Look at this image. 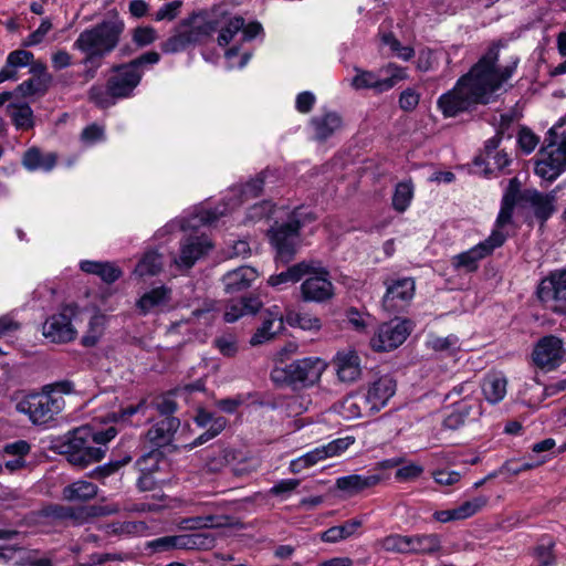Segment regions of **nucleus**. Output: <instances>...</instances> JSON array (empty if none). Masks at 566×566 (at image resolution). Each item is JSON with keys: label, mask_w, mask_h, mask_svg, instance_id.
<instances>
[{"label": "nucleus", "mask_w": 566, "mask_h": 566, "mask_svg": "<svg viewBox=\"0 0 566 566\" xmlns=\"http://www.w3.org/2000/svg\"><path fill=\"white\" fill-rule=\"evenodd\" d=\"M497 60L499 45L493 44L452 90L438 98L437 105L444 117H455L490 103L492 94L513 75L518 63L516 57L511 64L497 67Z\"/></svg>", "instance_id": "nucleus-1"}, {"label": "nucleus", "mask_w": 566, "mask_h": 566, "mask_svg": "<svg viewBox=\"0 0 566 566\" xmlns=\"http://www.w3.org/2000/svg\"><path fill=\"white\" fill-rule=\"evenodd\" d=\"M124 30V21L115 13L112 18L83 30L73 48L86 56V62L104 60L118 46Z\"/></svg>", "instance_id": "nucleus-2"}, {"label": "nucleus", "mask_w": 566, "mask_h": 566, "mask_svg": "<svg viewBox=\"0 0 566 566\" xmlns=\"http://www.w3.org/2000/svg\"><path fill=\"white\" fill-rule=\"evenodd\" d=\"M159 61L158 52L147 51L129 62L114 64L111 67V76L106 81V86L115 98H128L133 96L134 91L140 84L145 70Z\"/></svg>", "instance_id": "nucleus-3"}, {"label": "nucleus", "mask_w": 566, "mask_h": 566, "mask_svg": "<svg viewBox=\"0 0 566 566\" xmlns=\"http://www.w3.org/2000/svg\"><path fill=\"white\" fill-rule=\"evenodd\" d=\"M91 424L81 426L70 431L61 441L59 451L67 461L80 469H85L92 463L101 461L106 453L103 447H94L91 443Z\"/></svg>", "instance_id": "nucleus-4"}, {"label": "nucleus", "mask_w": 566, "mask_h": 566, "mask_svg": "<svg viewBox=\"0 0 566 566\" xmlns=\"http://www.w3.org/2000/svg\"><path fill=\"white\" fill-rule=\"evenodd\" d=\"M322 371L323 361L319 358L306 357L283 367H275L271 373V379L280 386L302 389L318 381Z\"/></svg>", "instance_id": "nucleus-5"}, {"label": "nucleus", "mask_w": 566, "mask_h": 566, "mask_svg": "<svg viewBox=\"0 0 566 566\" xmlns=\"http://www.w3.org/2000/svg\"><path fill=\"white\" fill-rule=\"evenodd\" d=\"M63 396L49 395L44 389L27 395L17 403V410L28 415L33 424H46L64 409Z\"/></svg>", "instance_id": "nucleus-6"}, {"label": "nucleus", "mask_w": 566, "mask_h": 566, "mask_svg": "<svg viewBox=\"0 0 566 566\" xmlns=\"http://www.w3.org/2000/svg\"><path fill=\"white\" fill-rule=\"evenodd\" d=\"M266 237L275 251L274 260L277 265H287L294 260L301 242V232L292 224L287 221L275 222L268 229Z\"/></svg>", "instance_id": "nucleus-7"}, {"label": "nucleus", "mask_w": 566, "mask_h": 566, "mask_svg": "<svg viewBox=\"0 0 566 566\" xmlns=\"http://www.w3.org/2000/svg\"><path fill=\"white\" fill-rule=\"evenodd\" d=\"M78 313V305L70 303L61 306L59 313L51 315L43 324V336L52 343H70L76 337L72 319Z\"/></svg>", "instance_id": "nucleus-8"}, {"label": "nucleus", "mask_w": 566, "mask_h": 566, "mask_svg": "<svg viewBox=\"0 0 566 566\" xmlns=\"http://www.w3.org/2000/svg\"><path fill=\"white\" fill-rule=\"evenodd\" d=\"M506 235L500 230H493L491 235L484 241L468 251L454 255L451 260L452 266L457 271L473 273L479 269V262L492 254L496 248L504 244Z\"/></svg>", "instance_id": "nucleus-9"}, {"label": "nucleus", "mask_w": 566, "mask_h": 566, "mask_svg": "<svg viewBox=\"0 0 566 566\" xmlns=\"http://www.w3.org/2000/svg\"><path fill=\"white\" fill-rule=\"evenodd\" d=\"M412 329L413 322L410 319H391L379 326L370 339V345L376 352L394 350L403 344Z\"/></svg>", "instance_id": "nucleus-10"}, {"label": "nucleus", "mask_w": 566, "mask_h": 566, "mask_svg": "<svg viewBox=\"0 0 566 566\" xmlns=\"http://www.w3.org/2000/svg\"><path fill=\"white\" fill-rule=\"evenodd\" d=\"M384 285L386 293L382 297V307L392 314L403 312L415 296L413 277H387L384 280Z\"/></svg>", "instance_id": "nucleus-11"}, {"label": "nucleus", "mask_w": 566, "mask_h": 566, "mask_svg": "<svg viewBox=\"0 0 566 566\" xmlns=\"http://www.w3.org/2000/svg\"><path fill=\"white\" fill-rule=\"evenodd\" d=\"M301 284V296L305 302L323 303L334 295V285L329 272L323 266L315 265V272Z\"/></svg>", "instance_id": "nucleus-12"}, {"label": "nucleus", "mask_w": 566, "mask_h": 566, "mask_svg": "<svg viewBox=\"0 0 566 566\" xmlns=\"http://www.w3.org/2000/svg\"><path fill=\"white\" fill-rule=\"evenodd\" d=\"M537 296L542 302H553L554 312L566 314V270L543 280L538 285Z\"/></svg>", "instance_id": "nucleus-13"}, {"label": "nucleus", "mask_w": 566, "mask_h": 566, "mask_svg": "<svg viewBox=\"0 0 566 566\" xmlns=\"http://www.w3.org/2000/svg\"><path fill=\"white\" fill-rule=\"evenodd\" d=\"M566 355V348L560 338L554 335L544 336L533 350V360L539 368L555 369Z\"/></svg>", "instance_id": "nucleus-14"}, {"label": "nucleus", "mask_w": 566, "mask_h": 566, "mask_svg": "<svg viewBox=\"0 0 566 566\" xmlns=\"http://www.w3.org/2000/svg\"><path fill=\"white\" fill-rule=\"evenodd\" d=\"M539 155L542 158L536 161L535 172L541 178L553 181L566 170V148L563 146H555L545 151L542 146Z\"/></svg>", "instance_id": "nucleus-15"}, {"label": "nucleus", "mask_w": 566, "mask_h": 566, "mask_svg": "<svg viewBox=\"0 0 566 566\" xmlns=\"http://www.w3.org/2000/svg\"><path fill=\"white\" fill-rule=\"evenodd\" d=\"M539 155L542 158L536 161L535 172L541 178L553 181L566 170V148L563 146H555L545 151L542 146Z\"/></svg>", "instance_id": "nucleus-16"}, {"label": "nucleus", "mask_w": 566, "mask_h": 566, "mask_svg": "<svg viewBox=\"0 0 566 566\" xmlns=\"http://www.w3.org/2000/svg\"><path fill=\"white\" fill-rule=\"evenodd\" d=\"M539 155L542 158L536 161L535 172L541 178L553 181L566 170V148L563 146H555L545 151L542 146Z\"/></svg>", "instance_id": "nucleus-17"}, {"label": "nucleus", "mask_w": 566, "mask_h": 566, "mask_svg": "<svg viewBox=\"0 0 566 566\" xmlns=\"http://www.w3.org/2000/svg\"><path fill=\"white\" fill-rule=\"evenodd\" d=\"M539 155L542 158L536 161L535 172L541 178L553 181L566 170V148L563 146H555L545 151L542 146Z\"/></svg>", "instance_id": "nucleus-18"}, {"label": "nucleus", "mask_w": 566, "mask_h": 566, "mask_svg": "<svg viewBox=\"0 0 566 566\" xmlns=\"http://www.w3.org/2000/svg\"><path fill=\"white\" fill-rule=\"evenodd\" d=\"M555 201V195L543 193L536 189H524L521 195V206L531 208L541 226H544L556 211Z\"/></svg>", "instance_id": "nucleus-19"}, {"label": "nucleus", "mask_w": 566, "mask_h": 566, "mask_svg": "<svg viewBox=\"0 0 566 566\" xmlns=\"http://www.w3.org/2000/svg\"><path fill=\"white\" fill-rule=\"evenodd\" d=\"M181 27L186 28L193 45H197L205 43L219 29V21L209 19L208 12L202 10L182 19Z\"/></svg>", "instance_id": "nucleus-20"}, {"label": "nucleus", "mask_w": 566, "mask_h": 566, "mask_svg": "<svg viewBox=\"0 0 566 566\" xmlns=\"http://www.w3.org/2000/svg\"><path fill=\"white\" fill-rule=\"evenodd\" d=\"M397 388L396 380L385 375L374 381L365 394L366 398H360L365 407L370 411H379L386 406L388 400L395 395Z\"/></svg>", "instance_id": "nucleus-21"}, {"label": "nucleus", "mask_w": 566, "mask_h": 566, "mask_svg": "<svg viewBox=\"0 0 566 566\" xmlns=\"http://www.w3.org/2000/svg\"><path fill=\"white\" fill-rule=\"evenodd\" d=\"M284 329L283 315L277 306H272L263 313L262 325L256 329L250 339L252 346H258L272 340Z\"/></svg>", "instance_id": "nucleus-22"}, {"label": "nucleus", "mask_w": 566, "mask_h": 566, "mask_svg": "<svg viewBox=\"0 0 566 566\" xmlns=\"http://www.w3.org/2000/svg\"><path fill=\"white\" fill-rule=\"evenodd\" d=\"M263 306L260 296L254 293L243 295L240 298L230 300L226 306L223 319L234 323L247 315H255Z\"/></svg>", "instance_id": "nucleus-23"}, {"label": "nucleus", "mask_w": 566, "mask_h": 566, "mask_svg": "<svg viewBox=\"0 0 566 566\" xmlns=\"http://www.w3.org/2000/svg\"><path fill=\"white\" fill-rule=\"evenodd\" d=\"M315 261H302L287 266L286 270L269 277L268 284L282 290L284 286L300 282L304 276L315 272Z\"/></svg>", "instance_id": "nucleus-24"}, {"label": "nucleus", "mask_w": 566, "mask_h": 566, "mask_svg": "<svg viewBox=\"0 0 566 566\" xmlns=\"http://www.w3.org/2000/svg\"><path fill=\"white\" fill-rule=\"evenodd\" d=\"M310 125L314 132V139L325 143L343 127V118L335 111H325L322 115L313 116Z\"/></svg>", "instance_id": "nucleus-25"}, {"label": "nucleus", "mask_w": 566, "mask_h": 566, "mask_svg": "<svg viewBox=\"0 0 566 566\" xmlns=\"http://www.w3.org/2000/svg\"><path fill=\"white\" fill-rule=\"evenodd\" d=\"M179 427V418H160L148 429L146 438L157 448L167 447L174 441Z\"/></svg>", "instance_id": "nucleus-26"}, {"label": "nucleus", "mask_w": 566, "mask_h": 566, "mask_svg": "<svg viewBox=\"0 0 566 566\" xmlns=\"http://www.w3.org/2000/svg\"><path fill=\"white\" fill-rule=\"evenodd\" d=\"M195 422L199 427L208 429L193 440L191 447L201 446L217 437L226 428L228 420L221 416L214 417L212 412L200 408L195 416Z\"/></svg>", "instance_id": "nucleus-27"}, {"label": "nucleus", "mask_w": 566, "mask_h": 566, "mask_svg": "<svg viewBox=\"0 0 566 566\" xmlns=\"http://www.w3.org/2000/svg\"><path fill=\"white\" fill-rule=\"evenodd\" d=\"M212 249L210 240L205 237H188L181 242L180 265L190 269L200 258Z\"/></svg>", "instance_id": "nucleus-28"}, {"label": "nucleus", "mask_w": 566, "mask_h": 566, "mask_svg": "<svg viewBox=\"0 0 566 566\" xmlns=\"http://www.w3.org/2000/svg\"><path fill=\"white\" fill-rule=\"evenodd\" d=\"M488 504V497L484 495L476 496L472 500L465 501L460 506L452 510L436 511L433 518L440 523L451 521L465 520L473 516Z\"/></svg>", "instance_id": "nucleus-29"}, {"label": "nucleus", "mask_w": 566, "mask_h": 566, "mask_svg": "<svg viewBox=\"0 0 566 566\" xmlns=\"http://www.w3.org/2000/svg\"><path fill=\"white\" fill-rule=\"evenodd\" d=\"M84 511L80 507L65 506L62 504L50 503L43 505L38 512L39 518L45 520L50 523H59L64 521H72L74 525H82V516Z\"/></svg>", "instance_id": "nucleus-30"}, {"label": "nucleus", "mask_w": 566, "mask_h": 566, "mask_svg": "<svg viewBox=\"0 0 566 566\" xmlns=\"http://www.w3.org/2000/svg\"><path fill=\"white\" fill-rule=\"evenodd\" d=\"M256 277L258 272L255 269L251 266H239L238 269L227 272L221 281L226 293L234 294L248 290Z\"/></svg>", "instance_id": "nucleus-31"}, {"label": "nucleus", "mask_w": 566, "mask_h": 566, "mask_svg": "<svg viewBox=\"0 0 566 566\" xmlns=\"http://www.w3.org/2000/svg\"><path fill=\"white\" fill-rule=\"evenodd\" d=\"M333 363L340 381L353 382L360 377V359L356 352L337 353Z\"/></svg>", "instance_id": "nucleus-32"}, {"label": "nucleus", "mask_w": 566, "mask_h": 566, "mask_svg": "<svg viewBox=\"0 0 566 566\" xmlns=\"http://www.w3.org/2000/svg\"><path fill=\"white\" fill-rule=\"evenodd\" d=\"M382 480L380 474L360 475L350 474L336 480V488L348 495H355L364 490L371 489Z\"/></svg>", "instance_id": "nucleus-33"}, {"label": "nucleus", "mask_w": 566, "mask_h": 566, "mask_svg": "<svg viewBox=\"0 0 566 566\" xmlns=\"http://www.w3.org/2000/svg\"><path fill=\"white\" fill-rule=\"evenodd\" d=\"M22 166L29 170H52L57 163V155L55 153L43 154L36 146L30 147L23 153Z\"/></svg>", "instance_id": "nucleus-34"}, {"label": "nucleus", "mask_w": 566, "mask_h": 566, "mask_svg": "<svg viewBox=\"0 0 566 566\" xmlns=\"http://www.w3.org/2000/svg\"><path fill=\"white\" fill-rule=\"evenodd\" d=\"M409 555H433L441 551V537L438 534H416L409 536Z\"/></svg>", "instance_id": "nucleus-35"}, {"label": "nucleus", "mask_w": 566, "mask_h": 566, "mask_svg": "<svg viewBox=\"0 0 566 566\" xmlns=\"http://www.w3.org/2000/svg\"><path fill=\"white\" fill-rule=\"evenodd\" d=\"M80 268L83 272L97 275L103 282L112 284L117 281L123 271L112 262L82 261Z\"/></svg>", "instance_id": "nucleus-36"}, {"label": "nucleus", "mask_w": 566, "mask_h": 566, "mask_svg": "<svg viewBox=\"0 0 566 566\" xmlns=\"http://www.w3.org/2000/svg\"><path fill=\"white\" fill-rule=\"evenodd\" d=\"M40 75L33 76L21 84H19L14 92V95H21L22 97L33 96L35 94L44 95L52 82V75L44 72V67L40 66Z\"/></svg>", "instance_id": "nucleus-37"}, {"label": "nucleus", "mask_w": 566, "mask_h": 566, "mask_svg": "<svg viewBox=\"0 0 566 566\" xmlns=\"http://www.w3.org/2000/svg\"><path fill=\"white\" fill-rule=\"evenodd\" d=\"M7 114L19 130H30L34 127L33 111L28 103H10Z\"/></svg>", "instance_id": "nucleus-38"}, {"label": "nucleus", "mask_w": 566, "mask_h": 566, "mask_svg": "<svg viewBox=\"0 0 566 566\" xmlns=\"http://www.w3.org/2000/svg\"><path fill=\"white\" fill-rule=\"evenodd\" d=\"M97 486L92 482L76 481L63 488L62 497L69 502H85L96 496Z\"/></svg>", "instance_id": "nucleus-39"}, {"label": "nucleus", "mask_w": 566, "mask_h": 566, "mask_svg": "<svg viewBox=\"0 0 566 566\" xmlns=\"http://www.w3.org/2000/svg\"><path fill=\"white\" fill-rule=\"evenodd\" d=\"M106 323L107 316L105 314L99 312L94 314L88 322V327L85 335H83V337L81 338V344L84 347L96 346L102 336L104 335Z\"/></svg>", "instance_id": "nucleus-40"}, {"label": "nucleus", "mask_w": 566, "mask_h": 566, "mask_svg": "<svg viewBox=\"0 0 566 566\" xmlns=\"http://www.w3.org/2000/svg\"><path fill=\"white\" fill-rule=\"evenodd\" d=\"M363 522L358 518H352L340 525L332 526L323 532L321 538L326 543H336L352 536L357 528L361 526Z\"/></svg>", "instance_id": "nucleus-41"}, {"label": "nucleus", "mask_w": 566, "mask_h": 566, "mask_svg": "<svg viewBox=\"0 0 566 566\" xmlns=\"http://www.w3.org/2000/svg\"><path fill=\"white\" fill-rule=\"evenodd\" d=\"M190 45H193L188 31L181 27V22L176 28L175 33L166 41L160 43V49L166 54H172L185 51Z\"/></svg>", "instance_id": "nucleus-42"}, {"label": "nucleus", "mask_w": 566, "mask_h": 566, "mask_svg": "<svg viewBox=\"0 0 566 566\" xmlns=\"http://www.w3.org/2000/svg\"><path fill=\"white\" fill-rule=\"evenodd\" d=\"M190 45H193L188 31L181 27V22L176 28L175 33L166 41L160 43V49L166 54H172L185 51Z\"/></svg>", "instance_id": "nucleus-43"}, {"label": "nucleus", "mask_w": 566, "mask_h": 566, "mask_svg": "<svg viewBox=\"0 0 566 566\" xmlns=\"http://www.w3.org/2000/svg\"><path fill=\"white\" fill-rule=\"evenodd\" d=\"M507 381L505 377L493 375L485 378L482 390L485 399L491 403H497L506 394Z\"/></svg>", "instance_id": "nucleus-44"}, {"label": "nucleus", "mask_w": 566, "mask_h": 566, "mask_svg": "<svg viewBox=\"0 0 566 566\" xmlns=\"http://www.w3.org/2000/svg\"><path fill=\"white\" fill-rule=\"evenodd\" d=\"M163 455V453L159 451V450H153L144 455H142L138 460H137V465L140 467V470H142V475L139 476V479L137 480V488L145 492V491H151L155 489V485H156V481L154 479V476L149 473V472H145L146 470H150V468L146 467V462L148 460H155L156 462L160 459V457Z\"/></svg>", "instance_id": "nucleus-45"}, {"label": "nucleus", "mask_w": 566, "mask_h": 566, "mask_svg": "<svg viewBox=\"0 0 566 566\" xmlns=\"http://www.w3.org/2000/svg\"><path fill=\"white\" fill-rule=\"evenodd\" d=\"M169 292L170 291L165 286L153 289L138 300L137 306L144 314H146L153 308L168 302Z\"/></svg>", "instance_id": "nucleus-46"}, {"label": "nucleus", "mask_w": 566, "mask_h": 566, "mask_svg": "<svg viewBox=\"0 0 566 566\" xmlns=\"http://www.w3.org/2000/svg\"><path fill=\"white\" fill-rule=\"evenodd\" d=\"M473 406L467 401L455 403L453 410L446 416L443 427L450 430L461 428L470 417Z\"/></svg>", "instance_id": "nucleus-47"}, {"label": "nucleus", "mask_w": 566, "mask_h": 566, "mask_svg": "<svg viewBox=\"0 0 566 566\" xmlns=\"http://www.w3.org/2000/svg\"><path fill=\"white\" fill-rule=\"evenodd\" d=\"M163 266L161 255L155 251L144 254L142 260L136 264L134 273L140 277L146 275H156Z\"/></svg>", "instance_id": "nucleus-48"}, {"label": "nucleus", "mask_w": 566, "mask_h": 566, "mask_svg": "<svg viewBox=\"0 0 566 566\" xmlns=\"http://www.w3.org/2000/svg\"><path fill=\"white\" fill-rule=\"evenodd\" d=\"M381 84L382 80L378 78L374 72L360 69H356V75L352 80V85L356 90L373 88L376 93L386 92Z\"/></svg>", "instance_id": "nucleus-49"}, {"label": "nucleus", "mask_w": 566, "mask_h": 566, "mask_svg": "<svg viewBox=\"0 0 566 566\" xmlns=\"http://www.w3.org/2000/svg\"><path fill=\"white\" fill-rule=\"evenodd\" d=\"M132 461V457L126 454L120 459H112L103 465L96 467L88 473V476L93 480L104 481L106 478L115 474L120 468L128 464Z\"/></svg>", "instance_id": "nucleus-50"}, {"label": "nucleus", "mask_w": 566, "mask_h": 566, "mask_svg": "<svg viewBox=\"0 0 566 566\" xmlns=\"http://www.w3.org/2000/svg\"><path fill=\"white\" fill-rule=\"evenodd\" d=\"M214 538L208 533L179 535L180 549H206L213 545Z\"/></svg>", "instance_id": "nucleus-51"}, {"label": "nucleus", "mask_w": 566, "mask_h": 566, "mask_svg": "<svg viewBox=\"0 0 566 566\" xmlns=\"http://www.w3.org/2000/svg\"><path fill=\"white\" fill-rule=\"evenodd\" d=\"M286 322L291 326H297L304 331H319L322 327L321 319L310 313L289 312Z\"/></svg>", "instance_id": "nucleus-52"}, {"label": "nucleus", "mask_w": 566, "mask_h": 566, "mask_svg": "<svg viewBox=\"0 0 566 566\" xmlns=\"http://www.w3.org/2000/svg\"><path fill=\"white\" fill-rule=\"evenodd\" d=\"M326 458V451L324 446H322L292 461L290 464V470L293 473H300L303 469L310 468Z\"/></svg>", "instance_id": "nucleus-53"}, {"label": "nucleus", "mask_w": 566, "mask_h": 566, "mask_svg": "<svg viewBox=\"0 0 566 566\" xmlns=\"http://www.w3.org/2000/svg\"><path fill=\"white\" fill-rule=\"evenodd\" d=\"M555 146L566 148V116L547 132L543 143V151Z\"/></svg>", "instance_id": "nucleus-54"}, {"label": "nucleus", "mask_w": 566, "mask_h": 566, "mask_svg": "<svg viewBox=\"0 0 566 566\" xmlns=\"http://www.w3.org/2000/svg\"><path fill=\"white\" fill-rule=\"evenodd\" d=\"M413 189L411 181L398 182L392 196V207L398 212H403L412 198Z\"/></svg>", "instance_id": "nucleus-55"}, {"label": "nucleus", "mask_w": 566, "mask_h": 566, "mask_svg": "<svg viewBox=\"0 0 566 566\" xmlns=\"http://www.w3.org/2000/svg\"><path fill=\"white\" fill-rule=\"evenodd\" d=\"M381 548L386 552L409 555V535L391 534L380 542Z\"/></svg>", "instance_id": "nucleus-56"}, {"label": "nucleus", "mask_w": 566, "mask_h": 566, "mask_svg": "<svg viewBox=\"0 0 566 566\" xmlns=\"http://www.w3.org/2000/svg\"><path fill=\"white\" fill-rule=\"evenodd\" d=\"M88 99L99 108H108L113 106L118 98H115L109 88L99 85H93L88 91Z\"/></svg>", "instance_id": "nucleus-57"}, {"label": "nucleus", "mask_w": 566, "mask_h": 566, "mask_svg": "<svg viewBox=\"0 0 566 566\" xmlns=\"http://www.w3.org/2000/svg\"><path fill=\"white\" fill-rule=\"evenodd\" d=\"M316 220L317 216L312 210H307L303 206L294 208L287 218V222L300 232L303 227Z\"/></svg>", "instance_id": "nucleus-58"}, {"label": "nucleus", "mask_w": 566, "mask_h": 566, "mask_svg": "<svg viewBox=\"0 0 566 566\" xmlns=\"http://www.w3.org/2000/svg\"><path fill=\"white\" fill-rule=\"evenodd\" d=\"M244 25V19L242 17H234L229 20L226 27L221 28L218 35V44L226 46L234 38V35L241 31Z\"/></svg>", "instance_id": "nucleus-59"}, {"label": "nucleus", "mask_w": 566, "mask_h": 566, "mask_svg": "<svg viewBox=\"0 0 566 566\" xmlns=\"http://www.w3.org/2000/svg\"><path fill=\"white\" fill-rule=\"evenodd\" d=\"M33 57V53L27 50L12 51L7 57L4 67L9 72H18L19 67L29 65Z\"/></svg>", "instance_id": "nucleus-60"}, {"label": "nucleus", "mask_w": 566, "mask_h": 566, "mask_svg": "<svg viewBox=\"0 0 566 566\" xmlns=\"http://www.w3.org/2000/svg\"><path fill=\"white\" fill-rule=\"evenodd\" d=\"M381 71L386 72L389 76L382 78V88L389 91L399 81L406 80L408 77L407 71L405 67H401L395 63L387 64Z\"/></svg>", "instance_id": "nucleus-61"}, {"label": "nucleus", "mask_w": 566, "mask_h": 566, "mask_svg": "<svg viewBox=\"0 0 566 566\" xmlns=\"http://www.w3.org/2000/svg\"><path fill=\"white\" fill-rule=\"evenodd\" d=\"M360 398H366L365 394L354 395L346 398L344 406L348 410L350 417L361 418L376 412L370 411L369 408L365 407L363 400H359Z\"/></svg>", "instance_id": "nucleus-62"}, {"label": "nucleus", "mask_w": 566, "mask_h": 566, "mask_svg": "<svg viewBox=\"0 0 566 566\" xmlns=\"http://www.w3.org/2000/svg\"><path fill=\"white\" fill-rule=\"evenodd\" d=\"M237 460V451L233 449H219L218 454L210 457L208 461V467L211 471H218L223 465L230 464L231 462Z\"/></svg>", "instance_id": "nucleus-63"}, {"label": "nucleus", "mask_w": 566, "mask_h": 566, "mask_svg": "<svg viewBox=\"0 0 566 566\" xmlns=\"http://www.w3.org/2000/svg\"><path fill=\"white\" fill-rule=\"evenodd\" d=\"M157 39L156 30L153 27H137L133 31V42L138 48L147 46Z\"/></svg>", "instance_id": "nucleus-64"}]
</instances>
